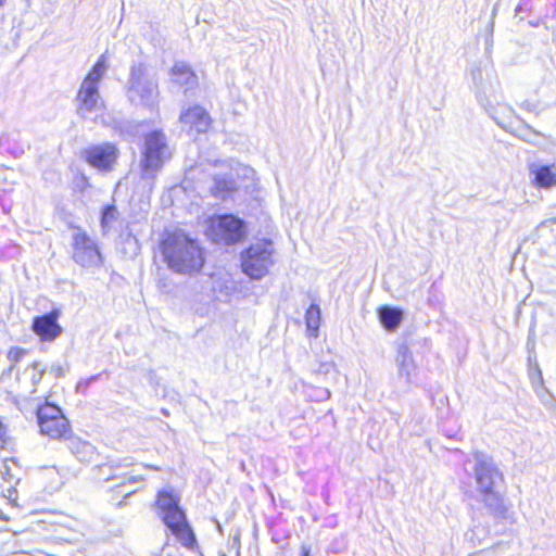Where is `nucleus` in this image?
<instances>
[{"mask_svg":"<svg viewBox=\"0 0 556 556\" xmlns=\"http://www.w3.org/2000/svg\"><path fill=\"white\" fill-rule=\"evenodd\" d=\"M330 397V391L328 389H320L317 395L318 401L328 400Z\"/></svg>","mask_w":556,"mask_h":556,"instance_id":"obj_32","label":"nucleus"},{"mask_svg":"<svg viewBox=\"0 0 556 556\" xmlns=\"http://www.w3.org/2000/svg\"><path fill=\"white\" fill-rule=\"evenodd\" d=\"M117 156V148L109 142L92 146L85 151L87 163L100 172H111Z\"/></svg>","mask_w":556,"mask_h":556,"instance_id":"obj_13","label":"nucleus"},{"mask_svg":"<svg viewBox=\"0 0 556 556\" xmlns=\"http://www.w3.org/2000/svg\"><path fill=\"white\" fill-rule=\"evenodd\" d=\"M161 250L167 266L178 274L192 275L200 271L204 264L201 248L182 232L167 235Z\"/></svg>","mask_w":556,"mask_h":556,"instance_id":"obj_1","label":"nucleus"},{"mask_svg":"<svg viewBox=\"0 0 556 556\" xmlns=\"http://www.w3.org/2000/svg\"><path fill=\"white\" fill-rule=\"evenodd\" d=\"M530 379H531V383H532L536 394L541 395V393L544 391V388H543V377H542L541 369L539 368L538 365H535L530 370Z\"/></svg>","mask_w":556,"mask_h":556,"instance_id":"obj_23","label":"nucleus"},{"mask_svg":"<svg viewBox=\"0 0 556 556\" xmlns=\"http://www.w3.org/2000/svg\"><path fill=\"white\" fill-rule=\"evenodd\" d=\"M25 372L29 374L30 376L33 387L31 393H35L36 387L41 382L45 375V368L39 362H34L29 367L26 368Z\"/></svg>","mask_w":556,"mask_h":556,"instance_id":"obj_22","label":"nucleus"},{"mask_svg":"<svg viewBox=\"0 0 556 556\" xmlns=\"http://www.w3.org/2000/svg\"><path fill=\"white\" fill-rule=\"evenodd\" d=\"M136 490H130L127 495H129L130 493H134Z\"/></svg>","mask_w":556,"mask_h":556,"instance_id":"obj_40","label":"nucleus"},{"mask_svg":"<svg viewBox=\"0 0 556 556\" xmlns=\"http://www.w3.org/2000/svg\"><path fill=\"white\" fill-rule=\"evenodd\" d=\"M147 468H151V469H155V470H159V467H154V466H151V465H146Z\"/></svg>","mask_w":556,"mask_h":556,"instance_id":"obj_37","label":"nucleus"},{"mask_svg":"<svg viewBox=\"0 0 556 556\" xmlns=\"http://www.w3.org/2000/svg\"><path fill=\"white\" fill-rule=\"evenodd\" d=\"M476 462L475 478L481 501L495 515L503 516L506 508L501 493L497 491V482L502 480V473L492 458L482 452L473 454Z\"/></svg>","mask_w":556,"mask_h":556,"instance_id":"obj_2","label":"nucleus"},{"mask_svg":"<svg viewBox=\"0 0 556 556\" xmlns=\"http://www.w3.org/2000/svg\"><path fill=\"white\" fill-rule=\"evenodd\" d=\"M72 258L84 268H97L103 263L98 244L80 227L72 235Z\"/></svg>","mask_w":556,"mask_h":556,"instance_id":"obj_9","label":"nucleus"},{"mask_svg":"<svg viewBox=\"0 0 556 556\" xmlns=\"http://www.w3.org/2000/svg\"><path fill=\"white\" fill-rule=\"evenodd\" d=\"M127 481L129 483H137V482H142L143 481V478L139 477V476H129L127 478Z\"/></svg>","mask_w":556,"mask_h":556,"instance_id":"obj_33","label":"nucleus"},{"mask_svg":"<svg viewBox=\"0 0 556 556\" xmlns=\"http://www.w3.org/2000/svg\"><path fill=\"white\" fill-rule=\"evenodd\" d=\"M526 131H527V132H529V135H526V136L523 137V139H526V140H530V135H533V136H536V135H538L536 132H533V131H531L530 129H526Z\"/></svg>","mask_w":556,"mask_h":556,"instance_id":"obj_35","label":"nucleus"},{"mask_svg":"<svg viewBox=\"0 0 556 556\" xmlns=\"http://www.w3.org/2000/svg\"><path fill=\"white\" fill-rule=\"evenodd\" d=\"M126 92L131 103L153 109L160 98L155 74L143 63L134 64L130 67Z\"/></svg>","mask_w":556,"mask_h":556,"instance_id":"obj_4","label":"nucleus"},{"mask_svg":"<svg viewBox=\"0 0 556 556\" xmlns=\"http://www.w3.org/2000/svg\"><path fill=\"white\" fill-rule=\"evenodd\" d=\"M180 122L197 132H205L211 124V118L207 112L201 106H193L185 111L180 115Z\"/></svg>","mask_w":556,"mask_h":556,"instance_id":"obj_15","label":"nucleus"},{"mask_svg":"<svg viewBox=\"0 0 556 556\" xmlns=\"http://www.w3.org/2000/svg\"><path fill=\"white\" fill-rule=\"evenodd\" d=\"M320 308L316 304H312L305 314L306 329L309 337L317 338L320 325Z\"/></svg>","mask_w":556,"mask_h":556,"instance_id":"obj_20","label":"nucleus"},{"mask_svg":"<svg viewBox=\"0 0 556 556\" xmlns=\"http://www.w3.org/2000/svg\"><path fill=\"white\" fill-rule=\"evenodd\" d=\"M380 323L389 330H395L403 318L402 311L391 306H382L378 311Z\"/></svg>","mask_w":556,"mask_h":556,"instance_id":"obj_19","label":"nucleus"},{"mask_svg":"<svg viewBox=\"0 0 556 556\" xmlns=\"http://www.w3.org/2000/svg\"><path fill=\"white\" fill-rule=\"evenodd\" d=\"M131 124L129 122H123L121 123V126H119V132L122 136H127V135H131L129 132V128H131Z\"/></svg>","mask_w":556,"mask_h":556,"instance_id":"obj_30","label":"nucleus"},{"mask_svg":"<svg viewBox=\"0 0 556 556\" xmlns=\"http://www.w3.org/2000/svg\"><path fill=\"white\" fill-rule=\"evenodd\" d=\"M45 471H46L47 476H49V477H52V478L58 477V481H56L58 484L62 483L61 479L59 477V472L54 467L45 468Z\"/></svg>","mask_w":556,"mask_h":556,"instance_id":"obj_31","label":"nucleus"},{"mask_svg":"<svg viewBox=\"0 0 556 556\" xmlns=\"http://www.w3.org/2000/svg\"><path fill=\"white\" fill-rule=\"evenodd\" d=\"M159 287H161V281H159ZM162 288H166V285H162Z\"/></svg>","mask_w":556,"mask_h":556,"instance_id":"obj_38","label":"nucleus"},{"mask_svg":"<svg viewBox=\"0 0 556 556\" xmlns=\"http://www.w3.org/2000/svg\"><path fill=\"white\" fill-rule=\"evenodd\" d=\"M311 548L306 545L301 546V556H309Z\"/></svg>","mask_w":556,"mask_h":556,"instance_id":"obj_34","label":"nucleus"},{"mask_svg":"<svg viewBox=\"0 0 556 556\" xmlns=\"http://www.w3.org/2000/svg\"><path fill=\"white\" fill-rule=\"evenodd\" d=\"M27 354V351L22 348H12L8 352V359L11 362L10 370L13 369V367L20 363L23 357Z\"/></svg>","mask_w":556,"mask_h":556,"instance_id":"obj_26","label":"nucleus"},{"mask_svg":"<svg viewBox=\"0 0 556 556\" xmlns=\"http://www.w3.org/2000/svg\"><path fill=\"white\" fill-rule=\"evenodd\" d=\"M4 1L5 0H0V7H2L4 4Z\"/></svg>","mask_w":556,"mask_h":556,"instance_id":"obj_39","label":"nucleus"},{"mask_svg":"<svg viewBox=\"0 0 556 556\" xmlns=\"http://www.w3.org/2000/svg\"><path fill=\"white\" fill-rule=\"evenodd\" d=\"M530 174L533 176L534 185L541 188H551L556 186V166L538 165L530 166Z\"/></svg>","mask_w":556,"mask_h":556,"instance_id":"obj_17","label":"nucleus"},{"mask_svg":"<svg viewBox=\"0 0 556 556\" xmlns=\"http://www.w3.org/2000/svg\"><path fill=\"white\" fill-rule=\"evenodd\" d=\"M179 497L172 491L159 492L156 500L159 515L184 546L192 547L195 542L194 534L187 522L185 513L179 507Z\"/></svg>","mask_w":556,"mask_h":556,"instance_id":"obj_3","label":"nucleus"},{"mask_svg":"<svg viewBox=\"0 0 556 556\" xmlns=\"http://www.w3.org/2000/svg\"><path fill=\"white\" fill-rule=\"evenodd\" d=\"M119 218V212L114 204L106 205L101 213V229L104 233H108L115 222Z\"/></svg>","mask_w":556,"mask_h":556,"instance_id":"obj_21","label":"nucleus"},{"mask_svg":"<svg viewBox=\"0 0 556 556\" xmlns=\"http://www.w3.org/2000/svg\"><path fill=\"white\" fill-rule=\"evenodd\" d=\"M161 556H179L178 548L176 546L165 545L162 548Z\"/></svg>","mask_w":556,"mask_h":556,"instance_id":"obj_28","label":"nucleus"},{"mask_svg":"<svg viewBox=\"0 0 556 556\" xmlns=\"http://www.w3.org/2000/svg\"><path fill=\"white\" fill-rule=\"evenodd\" d=\"M395 362L400 376L405 377L406 380H410L412 374L415 370V363L413 355L406 345H401L397 349Z\"/></svg>","mask_w":556,"mask_h":556,"instance_id":"obj_18","label":"nucleus"},{"mask_svg":"<svg viewBox=\"0 0 556 556\" xmlns=\"http://www.w3.org/2000/svg\"><path fill=\"white\" fill-rule=\"evenodd\" d=\"M230 190H232V181L215 179V186L213 188L214 195L225 199L226 193Z\"/></svg>","mask_w":556,"mask_h":556,"instance_id":"obj_24","label":"nucleus"},{"mask_svg":"<svg viewBox=\"0 0 556 556\" xmlns=\"http://www.w3.org/2000/svg\"><path fill=\"white\" fill-rule=\"evenodd\" d=\"M38 425L42 434L55 440H68L71 427L60 407L45 404L37 412Z\"/></svg>","mask_w":556,"mask_h":556,"instance_id":"obj_10","label":"nucleus"},{"mask_svg":"<svg viewBox=\"0 0 556 556\" xmlns=\"http://www.w3.org/2000/svg\"><path fill=\"white\" fill-rule=\"evenodd\" d=\"M50 371L55 378H61L65 375L66 369L62 365H52Z\"/></svg>","mask_w":556,"mask_h":556,"instance_id":"obj_29","label":"nucleus"},{"mask_svg":"<svg viewBox=\"0 0 556 556\" xmlns=\"http://www.w3.org/2000/svg\"><path fill=\"white\" fill-rule=\"evenodd\" d=\"M58 316V312H51L34 319L33 330L42 341H53L62 333Z\"/></svg>","mask_w":556,"mask_h":556,"instance_id":"obj_14","label":"nucleus"},{"mask_svg":"<svg viewBox=\"0 0 556 556\" xmlns=\"http://www.w3.org/2000/svg\"><path fill=\"white\" fill-rule=\"evenodd\" d=\"M245 194L250 193L252 199V210L255 214H249V219H245V235L248 232L256 230L257 232H264L268 235L271 230L270 218L267 213L263 210V195L264 190L258 187L256 172L245 166Z\"/></svg>","mask_w":556,"mask_h":556,"instance_id":"obj_7","label":"nucleus"},{"mask_svg":"<svg viewBox=\"0 0 556 556\" xmlns=\"http://www.w3.org/2000/svg\"><path fill=\"white\" fill-rule=\"evenodd\" d=\"M108 70L106 56L102 54L83 80L77 93V112L83 118L91 119V114L99 112L103 108V101L100 97L98 85Z\"/></svg>","mask_w":556,"mask_h":556,"instance_id":"obj_5","label":"nucleus"},{"mask_svg":"<svg viewBox=\"0 0 556 556\" xmlns=\"http://www.w3.org/2000/svg\"><path fill=\"white\" fill-rule=\"evenodd\" d=\"M206 233L216 243L232 244L243 236V222L231 214L214 216Z\"/></svg>","mask_w":556,"mask_h":556,"instance_id":"obj_11","label":"nucleus"},{"mask_svg":"<svg viewBox=\"0 0 556 556\" xmlns=\"http://www.w3.org/2000/svg\"><path fill=\"white\" fill-rule=\"evenodd\" d=\"M169 157L170 152L165 135L160 130L149 132L144 137V149L140 161L141 178L151 184Z\"/></svg>","mask_w":556,"mask_h":556,"instance_id":"obj_6","label":"nucleus"},{"mask_svg":"<svg viewBox=\"0 0 556 556\" xmlns=\"http://www.w3.org/2000/svg\"><path fill=\"white\" fill-rule=\"evenodd\" d=\"M240 258H241V267L243 268V252L240 253Z\"/></svg>","mask_w":556,"mask_h":556,"instance_id":"obj_36","label":"nucleus"},{"mask_svg":"<svg viewBox=\"0 0 556 556\" xmlns=\"http://www.w3.org/2000/svg\"><path fill=\"white\" fill-rule=\"evenodd\" d=\"M466 535L470 542L480 543L486 536V532L484 529H482V528L480 529L479 527H476V528L471 529Z\"/></svg>","mask_w":556,"mask_h":556,"instance_id":"obj_27","label":"nucleus"},{"mask_svg":"<svg viewBox=\"0 0 556 556\" xmlns=\"http://www.w3.org/2000/svg\"><path fill=\"white\" fill-rule=\"evenodd\" d=\"M509 548L507 543H498L491 547L490 549L480 551L471 554L470 556H497L500 553H504Z\"/></svg>","mask_w":556,"mask_h":556,"instance_id":"obj_25","label":"nucleus"},{"mask_svg":"<svg viewBox=\"0 0 556 556\" xmlns=\"http://www.w3.org/2000/svg\"><path fill=\"white\" fill-rule=\"evenodd\" d=\"M170 80L185 91L194 88L198 84L197 75L184 62H177L170 70Z\"/></svg>","mask_w":556,"mask_h":556,"instance_id":"obj_16","label":"nucleus"},{"mask_svg":"<svg viewBox=\"0 0 556 556\" xmlns=\"http://www.w3.org/2000/svg\"><path fill=\"white\" fill-rule=\"evenodd\" d=\"M473 74V84L475 88L477 90V98L479 102L484 106L485 111L492 116V118L503 128H506L507 125L505 124L507 119H509L514 111L510 106H508L506 103L501 102L502 99L501 94H497L494 92L493 100L490 99V97H486L484 94L481 81L478 77V75Z\"/></svg>","mask_w":556,"mask_h":556,"instance_id":"obj_12","label":"nucleus"},{"mask_svg":"<svg viewBox=\"0 0 556 556\" xmlns=\"http://www.w3.org/2000/svg\"><path fill=\"white\" fill-rule=\"evenodd\" d=\"M275 248L269 239H258L245 248V276L254 280L265 277L275 264Z\"/></svg>","mask_w":556,"mask_h":556,"instance_id":"obj_8","label":"nucleus"}]
</instances>
